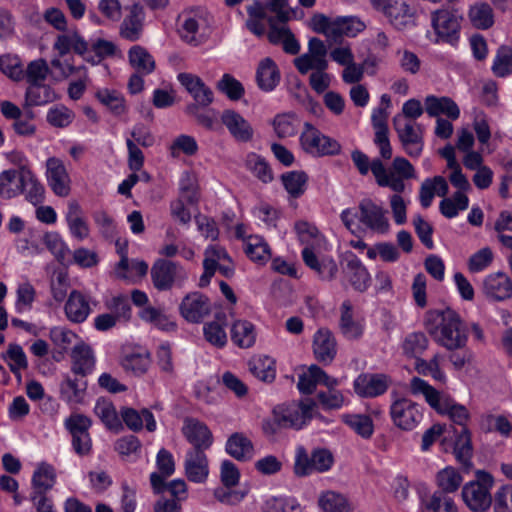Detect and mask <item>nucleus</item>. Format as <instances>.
<instances>
[{"mask_svg":"<svg viewBox=\"0 0 512 512\" xmlns=\"http://www.w3.org/2000/svg\"><path fill=\"white\" fill-rule=\"evenodd\" d=\"M423 325L434 341L448 350L460 349L466 344V325L450 308L428 310Z\"/></svg>","mask_w":512,"mask_h":512,"instance_id":"obj_2","label":"nucleus"},{"mask_svg":"<svg viewBox=\"0 0 512 512\" xmlns=\"http://www.w3.org/2000/svg\"><path fill=\"white\" fill-rule=\"evenodd\" d=\"M184 474L190 482L202 484L209 476L207 455L201 449H189L184 459Z\"/></svg>","mask_w":512,"mask_h":512,"instance_id":"obj_17","label":"nucleus"},{"mask_svg":"<svg viewBox=\"0 0 512 512\" xmlns=\"http://www.w3.org/2000/svg\"><path fill=\"white\" fill-rule=\"evenodd\" d=\"M424 107L430 117L441 118L440 116L444 115L450 120H457L460 117L458 105L449 97L428 95L424 99Z\"/></svg>","mask_w":512,"mask_h":512,"instance_id":"obj_26","label":"nucleus"},{"mask_svg":"<svg viewBox=\"0 0 512 512\" xmlns=\"http://www.w3.org/2000/svg\"><path fill=\"white\" fill-rule=\"evenodd\" d=\"M220 120L236 141L249 142L253 139L254 129L252 125L239 112L233 109H225L221 113Z\"/></svg>","mask_w":512,"mask_h":512,"instance_id":"obj_20","label":"nucleus"},{"mask_svg":"<svg viewBox=\"0 0 512 512\" xmlns=\"http://www.w3.org/2000/svg\"><path fill=\"white\" fill-rule=\"evenodd\" d=\"M371 172L380 187H388L397 193L405 190V179L416 177L413 165L404 157L394 158L390 170L379 159H374Z\"/></svg>","mask_w":512,"mask_h":512,"instance_id":"obj_6","label":"nucleus"},{"mask_svg":"<svg viewBox=\"0 0 512 512\" xmlns=\"http://www.w3.org/2000/svg\"><path fill=\"white\" fill-rule=\"evenodd\" d=\"M67 319L73 323L84 322L91 313L87 298L78 290H72L64 306Z\"/></svg>","mask_w":512,"mask_h":512,"instance_id":"obj_33","label":"nucleus"},{"mask_svg":"<svg viewBox=\"0 0 512 512\" xmlns=\"http://www.w3.org/2000/svg\"><path fill=\"white\" fill-rule=\"evenodd\" d=\"M29 169L4 170L0 173V194L13 198L23 193V183Z\"/></svg>","mask_w":512,"mask_h":512,"instance_id":"obj_34","label":"nucleus"},{"mask_svg":"<svg viewBox=\"0 0 512 512\" xmlns=\"http://www.w3.org/2000/svg\"><path fill=\"white\" fill-rule=\"evenodd\" d=\"M148 264L143 260L129 261L126 253L121 252V259L115 268L117 277L123 279H135L146 275Z\"/></svg>","mask_w":512,"mask_h":512,"instance_id":"obj_50","label":"nucleus"},{"mask_svg":"<svg viewBox=\"0 0 512 512\" xmlns=\"http://www.w3.org/2000/svg\"><path fill=\"white\" fill-rule=\"evenodd\" d=\"M427 347L428 339L423 332H411L401 342L403 354L411 358L422 354Z\"/></svg>","mask_w":512,"mask_h":512,"instance_id":"obj_60","label":"nucleus"},{"mask_svg":"<svg viewBox=\"0 0 512 512\" xmlns=\"http://www.w3.org/2000/svg\"><path fill=\"white\" fill-rule=\"evenodd\" d=\"M251 373L264 382H272L276 376L275 360L267 355H258L249 361Z\"/></svg>","mask_w":512,"mask_h":512,"instance_id":"obj_51","label":"nucleus"},{"mask_svg":"<svg viewBox=\"0 0 512 512\" xmlns=\"http://www.w3.org/2000/svg\"><path fill=\"white\" fill-rule=\"evenodd\" d=\"M128 60L131 67L140 74L148 75L155 69L153 56L140 45H134L129 49Z\"/></svg>","mask_w":512,"mask_h":512,"instance_id":"obj_45","label":"nucleus"},{"mask_svg":"<svg viewBox=\"0 0 512 512\" xmlns=\"http://www.w3.org/2000/svg\"><path fill=\"white\" fill-rule=\"evenodd\" d=\"M494 485L493 477L483 471H476V480L466 483L462 488V499L473 512H484L491 507V489Z\"/></svg>","mask_w":512,"mask_h":512,"instance_id":"obj_7","label":"nucleus"},{"mask_svg":"<svg viewBox=\"0 0 512 512\" xmlns=\"http://www.w3.org/2000/svg\"><path fill=\"white\" fill-rule=\"evenodd\" d=\"M255 326L247 320H236L231 327V339L240 348H249L256 341Z\"/></svg>","mask_w":512,"mask_h":512,"instance_id":"obj_46","label":"nucleus"},{"mask_svg":"<svg viewBox=\"0 0 512 512\" xmlns=\"http://www.w3.org/2000/svg\"><path fill=\"white\" fill-rule=\"evenodd\" d=\"M203 18L200 15L184 12L178 17V33L183 41L191 45L201 43L200 29L203 25Z\"/></svg>","mask_w":512,"mask_h":512,"instance_id":"obj_29","label":"nucleus"},{"mask_svg":"<svg viewBox=\"0 0 512 512\" xmlns=\"http://www.w3.org/2000/svg\"><path fill=\"white\" fill-rule=\"evenodd\" d=\"M435 481L443 493H453L461 486L463 477L456 468L447 466L437 472Z\"/></svg>","mask_w":512,"mask_h":512,"instance_id":"obj_56","label":"nucleus"},{"mask_svg":"<svg viewBox=\"0 0 512 512\" xmlns=\"http://www.w3.org/2000/svg\"><path fill=\"white\" fill-rule=\"evenodd\" d=\"M54 49L60 55H65L73 50L83 55L86 60H89L88 44L76 31H69L59 35L54 43Z\"/></svg>","mask_w":512,"mask_h":512,"instance_id":"obj_40","label":"nucleus"},{"mask_svg":"<svg viewBox=\"0 0 512 512\" xmlns=\"http://www.w3.org/2000/svg\"><path fill=\"white\" fill-rule=\"evenodd\" d=\"M151 276L158 290H168L175 283L183 282L187 278V273L174 262L158 260L151 269Z\"/></svg>","mask_w":512,"mask_h":512,"instance_id":"obj_15","label":"nucleus"},{"mask_svg":"<svg viewBox=\"0 0 512 512\" xmlns=\"http://www.w3.org/2000/svg\"><path fill=\"white\" fill-rule=\"evenodd\" d=\"M469 207V198L467 194L455 192L451 197L444 196L439 203L440 213L448 219L455 218L460 212Z\"/></svg>","mask_w":512,"mask_h":512,"instance_id":"obj_52","label":"nucleus"},{"mask_svg":"<svg viewBox=\"0 0 512 512\" xmlns=\"http://www.w3.org/2000/svg\"><path fill=\"white\" fill-rule=\"evenodd\" d=\"M409 388L413 395H422L429 406L439 414L448 416L455 424L466 428L470 413L464 405L456 403L448 395L441 394L428 382L419 377L411 379Z\"/></svg>","mask_w":512,"mask_h":512,"instance_id":"obj_5","label":"nucleus"},{"mask_svg":"<svg viewBox=\"0 0 512 512\" xmlns=\"http://www.w3.org/2000/svg\"><path fill=\"white\" fill-rule=\"evenodd\" d=\"M156 467L157 471L150 475V483L154 493L160 494L165 491L166 479L175 472L173 455L166 449H160L156 455Z\"/></svg>","mask_w":512,"mask_h":512,"instance_id":"obj_22","label":"nucleus"},{"mask_svg":"<svg viewBox=\"0 0 512 512\" xmlns=\"http://www.w3.org/2000/svg\"><path fill=\"white\" fill-rule=\"evenodd\" d=\"M144 20V8L138 3L132 4L121 23L120 35L129 41H137L141 37Z\"/></svg>","mask_w":512,"mask_h":512,"instance_id":"obj_25","label":"nucleus"},{"mask_svg":"<svg viewBox=\"0 0 512 512\" xmlns=\"http://www.w3.org/2000/svg\"><path fill=\"white\" fill-rule=\"evenodd\" d=\"M299 142L302 150L313 157L334 156L341 152L337 140L325 135L309 122L304 123Z\"/></svg>","mask_w":512,"mask_h":512,"instance_id":"obj_9","label":"nucleus"},{"mask_svg":"<svg viewBox=\"0 0 512 512\" xmlns=\"http://www.w3.org/2000/svg\"><path fill=\"white\" fill-rule=\"evenodd\" d=\"M389 413L392 423L404 431L416 428L423 418L420 405L405 397H395Z\"/></svg>","mask_w":512,"mask_h":512,"instance_id":"obj_13","label":"nucleus"},{"mask_svg":"<svg viewBox=\"0 0 512 512\" xmlns=\"http://www.w3.org/2000/svg\"><path fill=\"white\" fill-rule=\"evenodd\" d=\"M57 98L55 91L43 83L32 84L26 91V102L29 105H45Z\"/></svg>","mask_w":512,"mask_h":512,"instance_id":"obj_63","label":"nucleus"},{"mask_svg":"<svg viewBox=\"0 0 512 512\" xmlns=\"http://www.w3.org/2000/svg\"><path fill=\"white\" fill-rule=\"evenodd\" d=\"M221 262H229V256L226 250L218 245H210L205 250V259L203 262L204 273L200 278V286L208 285L211 277L217 270V265Z\"/></svg>","mask_w":512,"mask_h":512,"instance_id":"obj_43","label":"nucleus"},{"mask_svg":"<svg viewBox=\"0 0 512 512\" xmlns=\"http://www.w3.org/2000/svg\"><path fill=\"white\" fill-rule=\"evenodd\" d=\"M390 379L384 374L363 373L353 383L355 393L360 397L374 398L384 394Z\"/></svg>","mask_w":512,"mask_h":512,"instance_id":"obj_19","label":"nucleus"},{"mask_svg":"<svg viewBox=\"0 0 512 512\" xmlns=\"http://www.w3.org/2000/svg\"><path fill=\"white\" fill-rule=\"evenodd\" d=\"M372 7L384 14L388 22L399 31L416 26L417 11L407 0H369Z\"/></svg>","mask_w":512,"mask_h":512,"instance_id":"obj_8","label":"nucleus"},{"mask_svg":"<svg viewBox=\"0 0 512 512\" xmlns=\"http://www.w3.org/2000/svg\"><path fill=\"white\" fill-rule=\"evenodd\" d=\"M318 384H322L324 386L339 385V380L329 376L317 365H311L307 370L299 375L297 387L301 393L311 394L315 391Z\"/></svg>","mask_w":512,"mask_h":512,"instance_id":"obj_24","label":"nucleus"},{"mask_svg":"<svg viewBox=\"0 0 512 512\" xmlns=\"http://www.w3.org/2000/svg\"><path fill=\"white\" fill-rule=\"evenodd\" d=\"M31 483L33 488L31 494L45 495L56 483L54 467L46 462L38 464L33 472Z\"/></svg>","mask_w":512,"mask_h":512,"instance_id":"obj_39","label":"nucleus"},{"mask_svg":"<svg viewBox=\"0 0 512 512\" xmlns=\"http://www.w3.org/2000/svg\"><path fill=\"white\" fill-rule=\"evenodd\" d=\"M471 25L479 30H487L494 24V12L490 4L477 1L471 4L467 12Z\"/></svg>","mask_w":512,"mask_h":512,"instance_id":"obj_42","label":"nucleus"},{"mask_svg":"<svg viewBox=\"0 0 512 512\" xmlns=\"http://www.w3.org/2000/svg\"><path fill=\"white\" fill-rule=\"evenodd\" d=\"M285 190L291 197L298 198L306 190L308 177L303 171H290L281 177Z\"/></svg>","mask_w":512,"mask_h":512,"instance_id":"obj_62","label":"nucleus"},{"mask_svg":"<svg viewBox=\"0 0 512 512\" xmlns=\"http://www.w3.org/2000/svg\"><path fill=\"white\" fill-rule=\"evenodd\" d=\"M493 512H512V484L500 486L492 497Z\"/></svg>","mask_w":512,"mask_h":512,"instance_id":"obj_64","label":"nucleus"},{"mask_svg":"<svg viewBox=\"0 0 512 512\" xmlns=\"http://www.w3.org/2000/svg\"><path fill=\"white\" fill-rule=\"evenodd\" d=\"M244 251L251 261L260 265L265 264L271 258V249L260 235L250 236L244 245Z\"/></svg>","mask_w":512,"mask_h":512,"instance_id":"obj_48","label":"nucleus"},{"mask_svg":"<svg viewBox=\"0 0 512 512\" xmlns=\"http://www.w3.org/2000/svg\"><path fill=\"white\" fill-rule=\"evenodd\" d=\"M313 352L316 359L322 363H330L337 352L336 340L332 332L326 328H320L313 337Z\"/></svg>","mask_w":512,"mask_h":512,"instance_id":"obj_28","label":"nucleus"},{"mask_svg":"<svg viewBox=\"0 0 512 512\" xmlns=\"http://www.w3.org/2000/svg\"><path fill=\"white\" fill-rule=\"evenodd\" d=\"M47 182L51 190L60 197H66L70 193V176L62 160L50 157L46 161Z\"/></svg>","mask_w":512,"mask_h":512,"instance_id":"obj_16","label":"nucleus"},{"mask_svg":"<svg viewBox=\"0 0 512 512\" xmlns=\"http://www.w3.org/2000/svg\"><path fill=\"white\" fill-rule=\"evenodd\" d=\"M182 433L193 446L192 449L206 450L213 444V435L208 426L193 418L184 420Z\"/></svg>","mask_w":512,"mask_h":512,"instance_id":"obj_21","label":"nucleus"},{"mask_svg":"<svg viewBox=\"0 0 512 512\" xmlns=\"http://www.w3.org/2000/svg\"><path fill=\"white\" fill-rule=\"evenodd\" d=\"M225 451L237 461L246 462L254 457L253 442L243 433H233L226 441Z\"/></svg>","mask_w":512,"mask_h":512,"instance_id":"obj_32","label":"nucleus"},{"mask_svg":"<svg viewBox=\"0 0 512 512\" xmlns=\"http://www.w3.org/2000/svg\"><path fill=\"white\" fill-rule=\"evenodd\" d=\"M273 129L279 138H288L296 135L300 126V120L295 113L287 112L274 117Z\"/></svg>","mask_w":512,"mask_h":512,"instance_id":"obj_55","label":"nucleus"},{"mask_svg":"<svg viewBox=\"0 0 512 512\" xmlns=\"http://www.w3.org/2000/svg\"><path fill=\"white\" fill-rule=\"evenodd\" d=\"M367 25L356 15L337 16L335 39L341 37L355 38L366 29Z\"/></svg>","mask_w":512,"mask_h":512,"instance_id":"obj_47","label":"nucleus"},{"mask_svg":"<svg viewBox=\"0 0 512 512\" xmlns=\"http://www.w3.org/2000/svg\"><path fill=\"white\" fill-rule=\"evenodd\" d=\"M327 56L325 42L320 38L312 37L308 41L307 51L296 57L293 63L298 72L305 75L318 70H327L329 67Z\"/></svg>","mask_w":512,"mask_h":512,"instance_id":"obj_12","label":"nucleus"},{"mask_svg":"<svg viewBox=\"0 0 512 512\" xmlns=\"http://www.w3.org/2000/svg\"><path fill=\"white\" fill-rule=\"evenodd\" d=\"M65 219L72 237L82 241L89 236V226L77 201L70 200L68 202Z\"/></svg>","mask_w":512,"mask_h":512,"instance_id":"obj_31","label":"nucleus"},{"mask_svg":"<svg viewBox=\"0 0 512 512\" xmlns=\"http://www.w3.org/2000/svg\"><path fill=\"white\" fill-rule=\"evenodd\" d=\"M318 505L323 512H351L347 498L335 491H325L318 498Z\"/></svg>","mask_w":512,"mask_h":512,"instance_id":"obj_54","label":"nucleus"},{"mask_svg":"<svg viewBox=\"0 0 512 512\" xmlns=\"http://www.w3.org/2000/svg\"><path fill=\"white\" fill-rule=\"evenodd\" d=\"M121 417L126 426L132 431H140L145 424L148 431L156 430V421L153 414L148 409L137 411L133 408H123Z\"/></svg>","mask_w":512,"mask_h":512,"instance_id":"obj_38","label":"nucleus"},{"mask_svg":"<svg viewBox=\"0 0 512 512\" xmlns=\"http://www.w3.org/2000/svg\"><path fill=\"white\" fill-rule=\"evenodd\" d=\"M122 367L136 376L145 374L151 365V355L145 349L133 351L124 356Z\"/></svg>","mask_w":512,"mask_h":512,"instance_id":"obj_49","label":"nucleus"},{"mask_svg":"<svg viewBox=\"0 0 512 512\" xmlns=\"http://www.w3.org/2000/svg\"><path fill=\"white\" fill-rule=\"evenodd\" d=\"M393 126L406 154L418 158L424 147L422 126L404 116H394Z\"/></svg>","mask_w":512,"mask_h":512,"instance_id":"obj_11","label":"nucleus"},{"mask_svg":"<svg viewBox=\"0 0 512 512\" xmlns=\"http://www.w3.org/2000/svg\"><path fill=\"white\" fill-rule=\"evenodd\" d=\"M225 328L226 316L224 314H217L214 320L207 322L203 326L205 340L217 348L224 347L228 340Z\"/></svg>","mask_w":512,"mask_h":512,"instance_id":"obj_44","label":"nucleus"},{"mask_svg":"<svg viewBox=\"0 0 512 512\" xmlns=\"http://www.w3.org/2000/svg\"><path fill=\"white\" fill-rule=\"evenodd\" d=\"M341 420L357 435L369 439L374 433V424L370 416L365 414H342Z\"/></svg>","mask_w":512,"mask_h":512,"instance_id":"obj_53","label":"nucleus"},{"mask_svg":"<svg viewBox=\"0 0 512 512\" xmlns=\"http://www.w3.org/2000/svg\"><path fill=\"white\" fill-rule=\"evenodd\" d=\"M114 449L123 460L135 461L140 456L141 442L133 435L124 436L115 442Z\"/></svg>","mask_w":512,"mask_h":512,"instance_id":"obj_61","label":"nucleus"},{"mask_svg":"<svg viewBox=\"0 0 512 512\" xmlns=\"http://www.w3.org/2000/svg\"><path fill=\"white\" fill-rule=\"evenodd\" d=\"M345 276L357 291L364 292L368 289L371 277L363 263L355 255L346 257Z\"/></svg>","mask_w":512,"mask_h":512,"instance_id":"obj_30","label":"nucleus"},{"mask_svg":"<svg viewBox=\"0 0 512 512\" xmlns=\"http://www.w3.org/2000/svg\"><path fill=\"white\" fill-rule=\"evenodd\" d=\"M448 183L442 176L425 179L419 190V201L423 208L431 206L434 196L444 197L448 193Z\"/></svg>","mask_w":512,"mask_h":512,"instance_id":"obj_37","label":"nucleus"},{"mask_svg":"<svg viewBox=\"0 0 512 512\" xmlns=\"http://www.w3.org/2000/svg\"><path fill=\"white\" fill-rule=\"evenodd\" d=\"M431 27L435 34L434 43L446 42L454 45L459 39L462 17L457 10L440 8L430 14Z\"/></svg>","mask_w":512,"mask_h":512,"instance_id":"obj_10","label":"nucleus"},{"mask_svg":"<svg viewBox=\"0 0 512 512\" xmlns=\"http://www.w3.org/2000/svg\"><path fill=\"white\" fill-rule=\"evenodd\" d=\"M482 295L489 302H505L512 299V279L502 271L487 274L481 282Z\"/></svg>","mask_w":512,"mask_h":512,"instance_id":"obj_14","label":"nucleus"},{"mask_svg":"<svg viewBox=\"0 0 512 512\" xmlns=\"http://www.w3.org/2000/svg\"><path fill=\"white\" fill-rule=\"evenodd\" d=\"M448 183L442 176L425 179L419 190V201L423 208L431 206L434 196L444 197L448 193Z\"/></svg>","mask_w":512,"mask_h":512,"instance_id":"obj_36","label":"nucleus"},{"mask_svg":"<svg viewBox=\"0 0 512 512\" xmlns=\"http://www.w3.org/2000/svg\"><path fill=\"white\" fill-rule=\"evenodd\" d=\"M280 71L271 58L262 59L257 67L256 80L258 87L265 91H273L280 82Z\"/></svg>","mask_w":512,"mask_h":512,"instance_id":"obj_35","label":"nucleus"},{"mask_svg":"<svg viewBox=\"0 0 512 512\" xmlns=\"http://www.w3.org/2000/svg\"><path fill=\"white\" fill-rule=\"evenodd\" d=\"M297 239L303 246L304 263L314 270L322 279L332 280L337 274V264L329 257L319 259L317 253L327 250V240L315 224L306 220H298L294 224Z\"/></svg>","mask_w":512,"mask_h":512,"instance_id":"obj_1","label":"nucleus"},{"mask_svg":"<svg viewBox=\"0 0 512 512\" xmlns=\"http://www.w3.org/2000/svg\"><path fill=\"white\" fill-rule=\"evenodd\" d=\"M72 371L75 374L86 376L91 374L96 365V358L91 346L83 341L78 342L71 351Z\"/></svg>","mask_w":512,"mask_h":512,"instance_id":"obj_27","label":"nucleus"},{"mask_svg":"<svg viewBox=\"0 0 512 512\" xmlns=\"http://www.w3.org/2000/svg\"><path fill=\"white\" fill-rule=\"evenodd\" d=\"M340 218L352 233L356 232L358 224L365 230L379 235L387 234L391 227L387 210L368 198L359 202L357 211L351 208L344 209Z\"/></svg>","mask_w":512,"mask_h":512,"instance_id":"obj_4","label":"nucleus"},{"mask_svg":"<svg viewBox=\"0 0 512 512\" xmlns=\"http://www.w3.org/2000/svg\"><path fill=\"white\" fill-rule=\"evenodd\" d=\"M96 97L101 104L106 106L115 115H122L127 110L123 95L116 90L100 89L96 92Z\"/></svg>","mask_w":512,"mask_h":512,"instance_id":"obj_59","label":"nucleus"},{"mask_svg":"<svg viewBox=\"0 0 512 512\" xmlns=\"http://www.w3.org/2000/svg\"><path fill=\"white\" fill-rule=\"evenodd\" d=\"M177 79L198 105L206 107L213 103L214 94L200 77L191 73H179Z\"/></svg>","mask_w":512,"mask_h":512,"instance_id":"obj_23","label":"nucleus"},{"mask_svg":"<svg viewBox=\"0 0 512 512\" xmlns=\"http://www.w3.org/2000/svg\"><path fill=\"white\" fill-rule=\"evenodd\" d=\"M86 383L67 377L60 385L61 398L68 404H79L83 401Z\"/></svg>","mask_w":512,"mask_h":512,"instance_id":"obj_58","label":"nucleus"},{"mask_svg":"<svg viewBox=\"0 0 512 512\" xmlns=\"http://www.w3.org/2000/svg\"><path fill=\"white\" fill-rule=\"evenodd\" d=\"M94 412L108 429L119 431L122 428L117 411L110 401L105 399L97 400Z\"/></svg>","mask_w":512,"mask_h":512,"instance_id":"obj_57","label":"nucleus"},{"mask_svg":"<svg viewBox=\"0 0 512 512\" xmlns=\"http://www.w3.org/2000/svg\"><path fill=\"white\" fill-rule=\"evenodd\" d=\"M181 316L191 323H198L211 312L209 299L199 292L186 295L179 306Z\"/></svg>","mask_w":512,"mask_h":512,"instance_id":"obj_18","label":"nucleus"},{"mask_svg":"<svg viewBox=\"0 0 512 512\" xmlns=\"http://www.w3.org/2000/svg\"><path fill=\"white\" fill-rule=\"evenodd\" d=\"M340 330L348 339H357L362 336L364 331V322L362 319L354 317L349 301H344L341 305Z\"/></svg>","mask_w":512,"mask_h":512,"instance_id":"obj_41","label":"nucleus"},{"mask_svg":"<svg viewBox=\"0 0 512 512\" xmlns=\"http://www.w3.org/2000/svg\"><path fill=\"white\" fill-rule=\"evenodd\" d=\"M317 412V405L311 399L277 405L272 411V418L262 423L265 435H276L282 428L302 429Z\"/></svg>","mask_w":512,"mask_h":512,"instance_id":"obj_3","label":"nucleus"}]
</instances>
